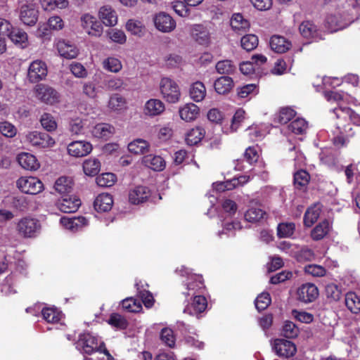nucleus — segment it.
<instances>
[{"instance_id":"obj_1","label":"nucleus","mask_w":360,"mask_h":360,"mask_svg":"<svg viewBox=\"0 0 360 360\" xmlns=\"http://www.w3.org/2000/svg\"><path fill=\"white\" fill-rule=\"evenodd\" d=\"M40 221L34 217L27 215L18 219L15 223L17 234L23 238H35L41 231Z\"/></svg>"},{"instance_id":"obj_2","label":"nucleus","mask_w":360,"mask_h":360,"mask_svg":"<svg viewBox=\"0 0 360 360\" xmlns=\"http://www.w3.org/2000/svg\"><path fill=\"white\" fill-rule=\"evenodd\" d=\"M18 11L19 18L23 24L33 26L37 23L39 12L34 0H20Z\"/></svg>"},{"instance_id":"obj_3","label":"nucleus","mask_w":360,"mask_h":360,"mask_svg":"<svg viewBox=\"0 0 360 360\" xmlns=\"http://www.w3.org/2000/svg\"><path fill=\"white\" fill-rule=\"evenodd\" d=\"M163 98L169 103H175L180 99L181 92L178 84L169 77H163L160 83Z\"/></svg>"},{"instance_id":"obj_4","label":"nucleus","mask_w":360,"mask_h":360,"mask_svg":"<svg viewBox=\"0 0 360 360\" xmlns=\"http://www.w3.org/2000/svg\"><path fill=\"white\" fill-rule=\"evenodd\" d=\"M103 345V342H101V345H99L97 338L90 333L80 335L76 343L77 349L81 353L88 355H91L97 351L101 352V347Z\"/></svg>"},{"instance_id":"obj_5","label":"nucleus","mask_w":360,"mask_h":360,"mask_svg":"<svg viewBox=\"0 0 360 360\" xmlns=\"http://www.w3.org/2000/svg\"><path fill=\"white\" fill-rule=\"evenodd\" d=\"M190 34L193 40L198 44L208 46L212 42L210 27L203 24H194L190 27Z\"/></svg>"},{"instance_id":"obj_6","label":"nucleus","mask_w":360,"mask_h":360,"mask_svg":"<svg viewBox=\"0 0 360 360\" xmlns=\"http://www.w3.org/2000/svg\"><path fill=\"white\" fill-rule=\"evenodd\" d=\"M352 21L353 18L349 14L337 12L328 15L326 23L330 32H334L347 27Z\"/></svg>"},{"instance_id":"obj_7","label":"nucleus","mask_w":360,"mask_h":360,"mask_svg":"<svg viewBox=\"0 0 360 360\" xmlns=\"http://www.w3.org/2000/svg\"><path fill=\"white\" fill-rule=\"evenodd\" d=\"M17 186L22 192L31 195H37L44 190L43 183L33 176L20 178Z\"/></svg>"},{"instance_id":"obj_8","label":"nucleus","mask_w":360,"mask_h":360,"mask_svg":"<svg viewBox=\"0 0 360 360\" xmlns=\"http://www.w3.org/2000/svg\"><path fill=\"white\" fill-rule=\"evenodd\" d=\"M272 349L278 356L285 359L293 356L297 352L292 342L281 338L274 340Z\"/></svg>"},{"instance_id":"obj_9","label":"nucleus","mask_w":360,"mask_h":360,"mask_svg":"<svg viewBox=\"0 0 360 360\" xmlns=\"http://www.w3.org/2000/svg\"><path fill=\"white\" fill-rule=\"evenodd\" d=\"M36 97L41 101L53 105L59 101L58 93L52 87L45 84H38L34 88Z\"/></svg>"},{"instance_id":"obj_10","label":"nucleus","mask_w":360,"mask_h":360,"mask_svg":"<svg viewBox=\"0 0 360 360\" xmlns=\"http://www.w3.org/2000/svg\"><path fill=\"white\" fill-rule=\"evenodd\" d=\"M25 138L26 141L32 146L41 148H49L55 145L54 139L50 135L44 132L31 131L26 135Z\"/></svg>"},{"instance_id":"obj_11","label":"nucleus","mask_w":360,"mask_h":360,"mask_svg":"<svg viewBox=\"0 0 360 360\" xmlns=\"http://www.w3.org/2000/svg\"><path fill=\"white\" fill-rule=\"evenodd\" d=\"M47 75V67L44 62L37 60L30 63L27 71V79L31 83H37Z\"/></svg>"},{"instance_id":"obj_12","label":"nucleus","mask_w":360,"mask_h":360,"mask_svg":"<svg viewBox=\"0 0 360 360\" xmlns=\"http://www.w3.org/2000/svg\"><path fill=\"white\" fill-rule=\"evenodd\" d=\"M297 299L304 303L314 302L319 296V290L313 283H304L297 291Z\"/></svg>"},{"instance_id":"obj_13","label":"nucleus","mask_w":360,"mask_h":360,"mask_svg":"<svg viewBox=\"0 0 360 360\" xmlns=\"http://www.w3.org/2000/svg\"><path fill=\"white\" fill-rule=\"evenodd\" d=\"M82 26L91 36L100 37L103 33V26L100 22L89 14H84L81 18Z\"/></svg>"},{"instance_id":"obj_14","label":"nucleus","mask_w":360,"mask_h":360,"mask_svg":"<svg viewBox=\"0 0 360 360\" xmlns=\"http://www.w3.org/2000/svg\"><path fill=\"white\" fill-rule=\"evenodd\" d=\"M155 27L162 32H170L176 27L175 20L167 13L161 12L154 18Z\"/></svg>"},{"instance_id":"obj_15","label":"nucleus","mask_w":360,"mask_h":360,"mask_svg":"<svg viewBox=\"0 0 360 360\" xmlns=\"http://www.w3.org/2000/svg\"><path fill=\"white\" fill-rule=\"evenodd\" d=\"M68 154L71 156L79 158L87 155L92 150V146L88 141H72L68 146Z\"/></svg>"},{"instance_id":"obj_16","label":"nucleus","mask_w":360,"mask_h":360,"mask_svg":"<svg viewBox=\"0 0 360 360\" xmlns=\"http://www.w3.org/2000/svg\"><path fill=\"white\" fill-rule=\"evenodd\" d=\"M56 48L60 56L66 59L75 58L79 54L77 46L69 41L60 39L56 43Z\"/></svg>"},{"instance_id":"obj_17","label":"nucleus","mask_w":360,"mask_h":360,"mask_svg":"<svg viewBox=\"0 0 360 360\" xmlns=\"http://www.w3.org/2000/svg\"><path fill=\"white\" fill-rule=\"evenodd\" d=\"M81 205V201L75 196L65 195L58 202L59 210L65 213L76 212Z\"/></svg>"},{"instance_id":"obj_18","label":"nucleus","mask_w":360,"mask_h":360,"mask_svg":"<svg viewBox=\"0 0 360 360\" xmlns=\"http://www.w3.org/2000/svg\"><path fill=\"white\" fill-rule=\"evenodd\" d=\"M150 195V190L146 186H137L131 190L129 193V200L131 203L139 205L146 201Z\"/></svg>"},{"instance_id":"obj_19","label":"nucleus","mask_w":360,"mask_h":360,"mask_svg":"<svg viewBox=\"0 0 360 360\" xmlns=\"http://www.w3.org/2000/svg\"><path fill=\"white\" fill-rule=\"evenodd\" d=\"M207 302L204 296L195 295L191 304L186 307L184 310V313L190 315H196L203 312L207 308Z\"/></svg>"},{"instance_id":"obj_20","label":"nucleus","mask_w":360,"mask_h":360,"mask_svg":"<svg viewBox=\"0 0 360 360\" xmlns=\"http://www.w3.org/2000/svg\"><path fill=\"white\" fill-rule=\"evenodd\" d=\"M113 200L111 195L101 193L98 195L94 202V209L98 212H105L111 210Z\"/></svg>"},{"instance_id":"obj_21","label":"nucleus","mask_w":360,"mask_h":360,"mask_svg":"<svg viewBox=\"0 0 360 360\" xmlns=\"http://www.w3.org/2000/svg\"><path fill=\"white\" fill-rule=\"evenodd\" d=\"M234 86L233 80L228 76H221L217 79L214 83L215 91L221 95L229 94Z\"/></svg>"},{"instance_id":"obj_22","label":"nucleus","mask_w":360,"mask_h":360,"mask_svg":"<svg viewBox=\"0 0 360 360\" xmlns=\"http://www.w3.org/2000/svg\"><path fill=\"white\" fill-rule=\"evenodd\" d=\"M99 18L106 26H114L117 22L116 12L110 6H103L99 10Z\"/></svg>"},{"instance_id":"obj_23","label":"nucleus","mask_w":360,"mask_h":360,"mask_svg":"<svg viewBox=\"0 0 360 360\" xmlns=\"http://www.w3.org/2000/svg\"><path fill=\"white\" fill-rule=\"evenodd\" d=\"M291 46V43L281 36L274 35L270 39L271 49L278 53L286 52L290 49Z\"/></svg>"},{"instance_id":"obj_24","label":"nucleus","mask_w":360,"mask_h":360,"mask_svg":"<svg viewBox=\"0 0 360 360\" xmlns=\"http://www.w3.org/2000/svg\"><path fill=\"white\" fill-rule=\"evenodd\" d=\"M331 229V223L328 220L324 219L312 229L311 237L314 240H320L330 232Z\"/></svg>"},{"instance_id":"obj_25","label":"nucleus","mask_w":360,"mask_h":360,"mask_svg":"<svg viewBox=\"0 0 360 360\" xmlns=\"http://www.w3.org/2000/svg\"><path fill=\"white\" fill-rule=\"evenodd\" d=\"M18 161L22 168L27 170L35 171L39 167L37 158L30 153H24L20 154L18 157Z\"/></svg>"},{"instance_id":"obj_26","label":"nucleus","mask_w":360,"mask_h":360,"mask_svg":"<svg viewBox=\"0 0 360 360\" xmlns=\"http://www.w3.org/2000/svg\"><path fill=\"white\" fill-rule=\"evenodd\" d=\"M300 32L307 39H320L319 32L316 25L311 21L307 20L302 22L299 27Z\"/></svg>"},{"instance_id":"obj_27","label":"nucleus","mask_w":360,"mask_h":360,"mask_svg":"<svg viewBox=\"0 0 360 360\" xmlns=\"http://www.w3.org/2000/svg\"><path fill=\"white\" fill-rule=\"evenodd\" d=\"M142 163L154 171H162L165 167L163 158L158 155H145L142 158Z\"/></svg>"},{"instance_id":"obj_28","label":"nucleus","mask_w":360,"mask_h":360,"mask_svg":"<svg viewBox=\"0 0 360 360\" xmlns=\"http://www.w3.org/2000/svg\"><path fill=\"white\" fill-rule=\"evenodd\" d=\"M199 111L200 109L195 104L187 103L179 109V115L182 120L191 122L197 118Z\"/></svg>"},{"instance_id":"obj_29","label":"nucleus","mask_w":360,"mask_h":360,"mask_svg":"<svg viewBox=\"0 0 360 360\" xmlns=\"http://www.w3.org/2000/svg\"><path fill=\"white\" fill-rule=\"evenodd\" d=\"M165 108V105L160 100L150 99L145 104L144 112L150 116H155L164 112Z\"/></svg>"},{"instance_id":"obj_30","label":"nucleus","mask_w":360,"mask_h":360,"mask_svg":"<svg viewBox=\"0 0 360 360\" xmlns=\"http://www.w3.org/2000/svg\"><path fill=\"white\" fill-rule=\"evenodd\" d=\"M296 115V111L290 107L281 108L275 115L274 121L281 124H285Z\"/></svg>"},{"instance_id":"obj_31","label":"nucleus","mask_w":360,"mask_h":360,"mask_svg":"<svg viewBox=\"0 0 360 360\" xmlns=\"http://www.w3.org/2000/svg\"><path fill=\"white\" fill-rule=\"evenodd\" d=\"M205 130L203 127L198 126L190 129L186 136L187 144L193 146L198 143L205 136Z\"/></svg>"},{"instance_id":"obj_32","label":"nucleus","mask_w":360,"mask_h":360,"mask_svg":"<svg viewBox=\"0 0 360 360\" xmlns=\"http://www.w3.org/2000/svg\"><path fill=\"white\" fill-rule=\"evenodd\" d=\"M321 210L319 205H314L309 207L304 215V224L311 227L319 219Z\"/></svg>"},{"instance_id":"obj_33","label":"nucleus","mask_w":360,"mask_h":360,"mask_svg":"<svg viewBox=\"0 0 360 360\" xmlns=\"http://www.w3.org/2000/svg\"><path fill=\"white\" fill-rule=\"evenodd\" d=\"M310 181L309 174L304 170L300 169L294 174L293 183L295 188L304 191L306 189Z\"/></svg>"},{"instance_id":"obj_34","label":"nucleus","mask_w":360,"mask_h":360,"mask_svg":"<svg viewBox=\"0 0 360 360\" xmlns=\"http://www.w3.org/2000/svg\"><path fill=\"white\" fill-rule=\"evenodd\" d=\"M113 132V127L105 123H100L96 124L91 131V133L94 136L98 139H107L109 137H110Z\"/></svg>"},{"instance_id":"obj_35","label":"nucleus","mask_w":360,"mask_h":360,"mask_svg":"<svg viewBox=\"0 0 360 360\" xmlns=\"http://www.w3.org/2000/svg\"><path fill=\"white\" fill-rule=\"evenodd\" d=\"M190 97L195 102L202 101L206 96V88L201 82H194L189 90Z\"/></svg>"},{"instance_id":"obj_36","label":"nucleus","mask_w":360,"mask_h":360,"mask_svg":"<svg viewBox=\"0 0 360 360\" xmlns=\"http://www.w3.org/2000/svg\"><path fill=\"white\" fill-rule=\"evenodd\" d=\"M8 37L15 45L20 48H25L27 45V34L20 28L13 27Z\"/></svg>"},{"instance_id":"obj_37","label":"nucleus","mask_w":360,"mask_h":360,"mask_svg":"<svg viewBox=\"0 0 360 360\" xmlns=\"http://www.w3.org/2000/svg\"><path fill=\"white\" fill-rule=\"evenodd\" d=\"M201 278L198 276H192L188 278L186 283V291L183 292L186 297L189 295H194L195 293L202 288L203 283L201 281Z\"/></svg>"},{"instance_id":"obj_38","label":"nucleus","mask_w":360,"mask_h":360,"mask_svg":"<svg viewBox=\"0 0 360 360\" xmlns=\"http://www.w3.org/2000/svg\"><path fill=\"white\" fill-rule=\"evenodd\" d=\"M60 223L68 229L77 230L87 224V219L84 217L75 218L62 217Z\"/></svg>"},{"instance_id":"obj_39","label":"nucleus","mask_w":360,"mask_h":360,"mask_svg":"<svg viewBox=\"0 0 360 360\" xmlns=\"http://www.w3.org/2000/svg\"><path fill=\"white\" fill-rule=\"evenodd\" d=\"M231 26L233 30L240 33L249 28L250 23L240 13H235L231 19Z\"/></svg>"},{"instance_id":"obj_40","label":"nucleus","mask_w":360,"mask_h":360,"mask_svg":"<svg viewBox=\"0 0 360 360\" xmlns=\"http://www.w3.org/2000/svg\"><path fill=\"white\" fill-rule=\"evenodd\" d=\"M148 143L141 139H137L128 144L129 150L136 155L144 154L148 152Z\"/></svg>"},{"instance_id":"obj_41","label":"nucleus","mask_w":360,"mask_h":360,"mask_svg":"<svg viewBox=\"0 0 360 360\" xmlns=\"http://www.w3.org/2000/svg\"><path fill=\"white\" fill-rule=\"evenodd\" d=\"M345 305L347 309L354 314H357L360 311V298L353 292H349L345 295Z\"/></svg>"},{"instance_id":"obj_42","label":"nucleus","mask_w":360,"mask_h":360,"mask_svg":"<svg viewBox=\"0 0 360 360\" xmlns=\"http://www.w3.org/2000/svg\"><path fill=\"white\" fill-rule=\"evenodd\" d=\"M101 164L97 159H88L83 163V170L85 174L91 176H96L100 171Z\"/></svg>"},{"instance_id":"obj_43","label":"nucleus","mask_w":360,"mask_h":360,"mask_svg":"<svg viewBox=\"0 0 360 360\" xmlns=\"http://www.w3.org/2000/svg\"><path fill=\"white\" fill-rule=\"evenodd\" d=\"M108 107L114 111H121L127 108V102L124 97L115 94L110 96Z\"/></svg>"},{"instance_id":"obj_44","label":"nucleus","mask_w":360,"mask_h":360,"mask_svg":"<svg viewBox=\"0 0 360 360\" xmlns=\"http://www.w3.org/2000/svg\"><path fill=\"white\" fill-rule=\"evenodd\" d=\"M216 70L220 75H230L235 72L236 67L230 60H223L217 63Z\"/></svg>"},{"instance_id":"obj_45","label":"nucleus","mask_w":360,"mask_h":360,"mask_svg":"<svg viewBox=\"0 0 360 360\" xmlns=\"http://www.w3.org/2000/svg\"><path fill=\"white\" fill-rule=\"evenodd\" d=\"M335 114L338 118L343 114L347 116L349 120L355 125L360 126V115L354 112L349 108H337L335 109Z\"/></svg>"},{"instance_id":"obj_46","label":"nucleus","mask_w":360,"mask_h":360,"mask_svg":"<svg viewBox=\"0 0 360 360\" xmlns=\"http://www.w3.org/2000/svg\"><path fill=\"white\" fill-rule=\"evenodd\" d=\"M54 187L58 193L66 194L71 192L72 189V181L67 177H60L56 180Z\"/></svg>"},{"instance_id":"obj_47","label":"nucleus","mask_w":360,"mask_h":360,"mask_svg":"<svg viewBox=\"0 0 360 360\" xmlns=\"http://www.w3.org/2000/svg\"><path fill=\"white\" fill-rule=\"evenodd\" d=\"M299 328L296 325L290 321H286L282 328L281 335L286 338H295L299 334Z\"/></svg>"},{"instance_id":"obj_48","label":"nucleus","mask_w":360,"mask_h":360,"mask_svg":"<svg viewBox=\"0 0 360 360\" xmlns=\"http://www.w3.org/2000/svg\"><path fill=\"white\" fill-rule=\"evenodd\" d=\"M265 212L258 207H251L247 210L245 214V219L246 221L252 223L259 221L263 219Z\"/></svg>"},{"instance_id":"obj_49","label":"nucleus","mask_w":360,"mask_h":360,"mask_svg":"<svg viewBox=\"0 0 360 360\" xmlns=\"http://www.w3.org/2000/svg\"><path fill=\"white\" fill-rule=\"evenodd\" d=\"M295 229L294 223H281L277 227V235L279 238H288L292 236Z\"/></svg>"},{"instance_id":"obj_50","label":"nucleus","mask_w":360,"mask_h":360,"mask_svg":"<svg viewBox=\"0 0 360 360\" xmlns=\"http://www.w3.org/2000/svg\"><path fill=\"white\" fill-rule=\"evenodd\" d=\"M39 121L42 127L47 131H53L57 129V123L54 117L49 113H44Z\"/></svg>"},{"instance_id":"obj_51","label":"nucleus","mask_w":360,"mask_h":360,"mask_svg":"<svg viewBox=\"0 0 360 360\" xmlns=\"http://www.w3.org/2000/svg\"><path fill=\"white\" fill-rule=\"evenodd\" d=\"M288 129L295 134H302L307 129V122L302 118H297L290 122Z\"/></svg>"},{"instance_id":"obj_52","label":"nucleus","mask_w":360,"mask_h":360,"mask_svg":"<svg viewBox=\"0 0 360 360\" xmlns=\"http://www.w3.org/2000/svg\"><path fill=\"white\" fill-rule=\"evenodd\" d=\"M122 307L129 312H139L142 309V305L139 300L133 297H128L122 300Z\"/></svg>"},{"instance_id":"obj_53","label":"nucleus","mask_w":360,"mask_h":360,"mask_svg":"<svg viewBox=\"0 0 360 360\" xmlns=\"http://www.w3.org/2000/svg\"><path fill=\"white\" fill-rule=\"evenodd\" d=\"M240 43L245 50L250 51L257 46L258 38L255 34H247L241 38Z\"/></svg>"},{"instance_id":"obj_54","label":"nucleus","mask_w":360,"mask_h":360,"mask_svg":"<svg viewBox=\"0 0 360 360\" xmlns=\"http://www.w3.org/2000/svg\"><path fill=\"white\" fill-rule=\"evenodd\" d=\"M96 184L101 187H110L116 181V176L110 172L103 173L96 177Z\"/></svg>"},{"instance_id":"obj_55","label":"nucleus","mask_w":360,"mask_h":360,"mask_svg":"<svg viewBox=\"0 0 360 360\" xmlns=\"http://www.w3.org/2000/svg\"><path fill=\"white\" fill-rule=\"evenodd\" d=\"M325 293L327 299L330 302L339 300L342 295L341 290L333 283L328 284L326 286Z\"/></svg>"},{"instance_id":"obj_56","label":"nucleus","mask_w":360,"mask_h":360,"mask_svg":"<svg viewBox=\"0 0 360 360\" xmlns=\"http://www.w3.org/2000/svg\"><path fill=\"white\" fill-rule=\"evenodd\" d=\"M103 65L104 69L112 72H118L122 68L120 60L113 57L105 59L103 62Z\"/></svg>"},{"instance_id":"obj_57","label":"nucleus","mask_w":360,"mask_h":360,"mask_svg":"<svg viewBox=\"0 0 360 360\" xmlns=\"http://www.w3.org/2000/svg\"><path fill=\"white\" fill-rule=\"evenodd\" d=\"M160 340L169 347H173L175 345V337L174 332L171 328H164L160 332Z\"/></svg>"},{"instance_id":"obj_58","label":"nucleus","mask_w":360,"mask_h":360,"mask_svg":"<svg viewBox=\"0 0 360 360\" xmlns=\"http://www.w3.org/2000/svg\"><path fill=\"white\" fill-rule=\"evenodd\" d=\"M271 301V297L268 292H262L255 301V307L258 311H263L268 307Z\"/></svg>"},{"instance_id":"obj_59","label":"nucleus","mask_w":360,"mask_h":360,"mask_svg":"<svg viewBox=\"0 0 360 360\" xmlns=\"http://www.w3.org/2000/svg\"><path fill=\"white\" fill-rule=\"evenodd\" d=\"M43 318L48 323H58L60 321V314L53 308H45L41 311Z\"/></svg>"},{"instance_id":"obj_60","label":"nucleus","mask_w":360,"mask_h":360,"mask_svg":"<svg viewBox=\"0 0 360 360\" xmlns=\"http://www.w3.org/2000/svg\"><path fill=\"white\" fill-rule=\"evenodd\" d=\"M70 70L77 78H86L88 75L87 70L82 64L78 62H72L70 65Z\"/></svg>"},{"instance_id":"obj_61","label":"nucleus","mask_w":360,"mask_h":360,"mask_svg":"<svg viewBox=\"0 0 360 360\" xmlns=\"http://www.w3.org/2000/svg\"><path fill=\"white\" fill-rule=\"evenodd\" d=\"M108 323L119 329H124L127 326V320L119 314H112L108 320Z\"/></svg>"},{"instance_id":"obj_62","label":"nucleus","mask_w":360,"mask_h":360,"mask_svg":"<svg viewBox=\"0 0 360 360\" xmlns=\"http://www.w3.org/2000/svg\"><path fill=\"white\" fill-rule=\"evenodd\" d=\"M104 85L109 91H117L124 88V81L118 77H113L105 80Z\"/></svg>"},{"instance_id":"obj_63","label":"nucleus","mask_w":360,"mask_h":360,"mask_svg":"<svg viewBox=\"0 0 360 360\" xmlns=\"http://www.w3.org/2000/svg\"><path fill=\"white\" fill-rule=\"evenodd\" d=\"M0 132L4 136L12 138L15 136L17 130L11 123L4 121L0 122Z\"/></svg>"},{"instance_id":"obj_64","label":"nucleus","mask_w":360,"mask_h":360,"mask_svg":"<svg viewBox=\"0 0 360 360\" xmlns=\"http://www.w3.org/2000/svg\"><path fill=\"white\" fill-rule=\"evenodd\" d=\"M257 86L255 84H246L237 89V94L240 98H247L250 94H257Z\"/></svg>"}]
</instances>
